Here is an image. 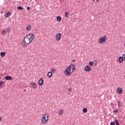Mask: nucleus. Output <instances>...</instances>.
I'll return each mask as SVG.
<instances>
[{
    "instance_id": "1",
    "label": "nucleus",
    "mask_w": 125,
    "mask_h": 125,
    "mask_svg": "<svg viewBox=\"0 0 125 125\" xmlns=\"http://www.w3.org/2000/svg\"><path fill=\"white\" fill-rule=\"evenodd\" d=\"M76 69V66L74 64H70L69 65L66 69L64 70V74L65 76L66 77H70L72 74H73V72L75 71Z\"/></svg>"
},
{
    "instance_id": "2",
    "label": "nucleus",
    "mask_w": 125,
    "mask_h": 125,
    "mask_svg": "<svg viewBox=\"0 0 125 125\" xmlns=\"http://www.w3.org/2000/svg\"><path fill=\"white\" fill-rule=\"evenodd\" d=\"M34 40H35V35L33 33H30L24 38L23 42L26 44H30V43H32Z\"/></svg>"
},
{
    "instance_id": "3",
    "label": "nucleus",
    "mask_w": 125,
    "mask_h": 125,
    "mask_svg": "<svg viewBox=\"0 0 125 125\" xmlns=\"http://www.w3.org/2000/svg\"><path fill=\"white\" fill-rule=\"evenodd\" d=\"M49 118V115H48V113H45L43 114L42 118L41 119V123L43 125H44L48 122V119Z\"/></svg>"
},
{
    "instance_id": "4",
    "label": "nucleus",
    "mask_w": 125,
    "mask_h": 125,
    "mask_svg": "<svg viewBox=\"0 0 125 125\" xmlns=\"http://www.w3.org/2000/svg\"><path fill=\"white\" fill-rule=\"evenodd\" d=\"M107 41V37L106 36H103L99 39L98 42L100 44H103L105 43Z\"/></svg>"
},
{
    "instance_id": "5",
    "label": "nucleus",
    "mask_w": 125,
    "mask_h": 125,
    "mask_svg": "<svg viewBox=\"0 0 125 125\" xmlns=\"http://www.w3.org/2000/svg\"><path fill=\"white\" fill-rule=\"evenodd\" d=\"M61 37H62V34H61V33L57 34L56 36V41L60 42L61 40Z\"/></svg>"
},
{
    "instance_id": "6",
    "label": "nucleus",
    "mask_w": 125,
    "mask_h": 125,
    "mask_svg": "<svg viewBox=\"0 0 125 125\" xmlns=\"http://www.w3.org/2000/svg\"><path fill=\"white\" fill-rule=\"evenodd\" d=\"M84 70L85 72H91V68H90V67H89V66L88 65H86L84 67Z\"/></svg>"
},
{
    "instance_id": "7",
    "label": "nucleus",
    "mask_w": 125,
    "mask_h": 125,
    "mask_svg": "<svg viewBox=\"0 0 125 125\" xmlns=\"http://www.w3.org/2000/svg\"><path fill=\"white\" fill-rule=\"evenodd\" d=\"M116 91L119 94H122L123 93V89L122 88H118Z\"/></svg>"
},
{
    "instance_id": "8",
    "label": "nucleus",
    "mask_w": 125,
    "mask_h": 125,
    "mask_svg": "<svg viewBox=\"0 0 125 125\" xmlns=\"http://www.w3.org/2000/svg\"><path fill=\"white\" fill-rule=\"evenodd\" d=\"M38 83L39 85H42V84H43V79H42V78L40 79L39 80Z\"/></svg>"
},
{
    "instance_id": "9",
    "label": "nucleus",
    "mask_w": 125,
    "mask_h": 125,
    "mask_svg": "<svg viewBox=\"0 0 125 125\" xmlns=\"http://www.w3.org/2000/svg\"><path fill=\"white\" fill-rule=\"evenodd\" d=\"M31 85H32V86L34 87V88H36V89L38 88L37 84L34 82L31 83Z\"/></svg>"
},
{
    "instance_id": "10",
    "label": "nucleus",
    "mask_w": 125,
    "mask_h": 125,
    "mask_svg": "<svg viewBox=\"0 0 125 125\" xmlns=\"http://www.w3.org/2000/svg\"><path fill=\"white\" fill-rule=\"evenodd\" d=\"M10 15H11V12H8L4 15V17L7 18L8 17H9Z\"/></svg>"
},
{
    "instance_id": "11",
    "label": "nucleus",
    "mask_w": 125,
    "mask_h": 125,
    "mask_svg": "<svg viewBox=\"0 0 125 125\" xmlns=\"http://www.w3.org/2000/svg\"><path fill=\"white\" fill-rule=\"evenodd\" d=\"M5 80L6 81H11V80H12V77L11 76H7L5 77Z\"/></svg>"
},
{
    "instance_id": "12",
    "label": "nucleus",
    "mask_w": 125,
    "mask_h": 125,
    "mask_svg": "<svg viewBox=\"0 0 125 125\" xmlns=\"http://www.w3.org/2000/svg\"><path fill=\"white\" fill-rule=\"evenodd\" d=\"M32 30V26L30 25H28L26 27V30L28 31H30Z\"/></svg>"
},
{
    "instance_id": "13",
    "label": "nucleus",
    "mask_w": 125,
    "mask_h": 125,
    "mask_svg": "<svg viewBox=\"0 0 125 125\" xmlns=\"http://www.w3.org/2000/svg\"><path fill=\"white\" fill-rule=\"evenodd\" d=\"M47 77L48 78H51V77H52V72H51V71H49L48 73H47Z\"/></svg>"
},
{
    "instance_id": "14",
    "label": "nucleus",
    "mask_w": 125,
    "mask_h": 125,
    "mask_svg": "<svg viewBox=\"0 0 125 125\" xmlns=\"http://www.w3.org/2000/svg\"><path fill=\"white\" fill-rule=\"evenodd\" d=\"M64 113V110L63 109H60L59 112H58V114L59 115H63V113Z\"/></svg>"
},
{
    "instance_id": "15",
    "label": "nucleus",
    "mask_w": 125,
    "mask_h": 125,
    "mask_svg": "<svg viewBox=\"0 0 125 125\" xmlns=\"http://www.w3.org/2000/svg\"><path fill=\"white\" fill-rule=\"evenodd\" d=\"M6 54V53L4 52H1L0 53V56L1 57H5V55Z\"/></svg>"
},
{
    "instance_id": "16",
    "label": "nucleus",
    "mask_w": 125,
    "mask_h": 125,
    "mask_svg": "<svg viewBox=\"0 0 125 125\" xmlns=\"http://www.w3.org/2000/svg\"><path fill=\"white\" fill-rule=\"evenodd\" d=\"M123 61H124V59L123 58V57H119V58H118L119 62H120L121 63H122V62H123Z\"/></svg>"
},
{
    "instance_id": "17",
    "label": "nucleus",
    "mask_w": 125,
    "mask_h": 125,
    "mask_svg": "<svg viewBox=\"0 0 125 125\" xmlns=\"http://www.w3.org/2000/svg\"><path fill=\"white\" fill-rule=\"evenodd\" d=\"M6 32H7L6 30L5 29L3 30L2 31V35L3 36H5V35L6 34Z\"/></svg>"
},
{
    "instance_id": "18",
    "label": "nucleus",
    "mask_w": 125,
    "mask_h": 125,
    "mask_svg": "<svg viewBox=\"0 0 125 125\" xmlns=\"http://www.w3.org/2000/svg\"><path fill=\"white\" fill-rule=\"evenodd\" d=\"M62 19V18L60 16H58L57 17V21H58V22H60V21H61Z\"/></svg>"
},
{
    "instance_id": "19",
    "label": "nucleus",
    "mask_w": 125,
    "mask_h": 125,
    "mask_svg": "<svg viewBox=\"0 0 125 125\" xmlns=\"http://www.w3.org/2000/svg\"><path fill=\"white\" fill-rule=\"evenodd\" d=\"M52 73H56V69L54 68H52L51 69V71Z\"/></svg>"
},
{
    "instance_id": "20",
    "label": "nucleus",
    "mask_w": 125,
    "mask_h": 125,
    "mask_svg": "<svg viewBox=\"0 0 125 125\" xmlns=\"http://www.w3.org/2000/svg\"><path fill=\"white\" fill-rule=\"evenodd\" d=\"M118 105L119 106V107H122L123 104L121 102L119 101L118 103Z\"/></svg>"
},
{
    "instance_id": "21",
    "label": "nucleus",
    "mask_w": 125,
    "mask_h": 125,
    "mask_svg": "<svg viewBox=\"0 0 125 125\" xmlns=\"http://www.w3.org/2000/svg\"><path fill=\"white\" fill-rule=\"evenodd\" d=\"M114 123H115L116 125H120V123H119V121L117 120H115L114 121Z\"/></svg>"
},
{
    "instance_id": "22",
    "label": "nucleus",
    "mask_w": 125,
    "mask_h": 125,
    "mask_svg": "<svg viewBox=\"0 0 125 125\" xmlns=\"http://www.w3.org/2000/svg\"><path fill=\"white\" fill-rule=\"evenodd\" d=\"M83 113H86L87 112V108H84L83 109Z\"/></svg>"
},
{
    "instance_id": "23",
    "label": "nucleus",
    "mask_w": 125,
    "mask_h": 125,
    "mask_svg": "<svg viewBox=\"0 0 125 125\" xmlns=\"http://www.w3.org/2000/svg\"><path fill=\"white\" fill-rule=\"evenodd\" d=\"M69 14H70V13H69V12H66L65 14V17H69Z\"/></svg>"
},
{
    "instance_id": "24",
    "label": "nucleus",
    "mask_w": 125,
    "mask_h": 125,
    "mask_svg": "<svg viewBox=\"0 0 125 125\" xmlns=\"http://www.w3.org/2000/svg\"><path fill=\"white\" fill-rule=\"evenodd\" d=\"M17 9H20V10H23V9H24V8H23V7L21 6H19L17 7Z\"/></svg>"
},
{
    "instance_id": "25",
    "label": "nucleus",
    "mask_w": 125,
    "mask_h": 125,
    "mask_svg": "<svg viewBox=\"0 0 125 125\" xmlns=\"http://www.w3.org/2000/svg\"><path fill=\"white\" fill-rule=\"evenodd\" d=\"M89 66H93V62H89Z\"/></svg>"
},
{
    "instance_id": "26",
    "label": "nucleus",
    "mask_w": 125,
    "mask_h": 125,
    "mask_svg": "<svg viewBox=\"0 0 125 125\" xmlns=\"http://www.w3.org/2000/svg\"><path fill=\"white\" fill-rule=\"evenodd\" d=\"M122 58L123 59L124 61H125V54L123 56Z\"/></svg>"
},
{
    "instance_id": "27",
    "label": "nucleus",
    "mask_w": 125,
    "mask_h": 125,
    "mask_svg": "<svg viewBox=\"0 0 125 125\" xmlns=\"http://www.w3.org/2000/svg\"><path fill=\"white\" fill-rule=\"evenodd\" d=\"M110 125H115V123H114L113 122H111Z\"/></svg>"
},
{
    "instance_id": "28",
    "label": "nucleus",
    "mask_w": 125,
    "mask_h": 125,
    "mask_svg": "<svg viewBox=\"0 0 125 125\" xmlns=\"http://www.w3.org/2000/svg\"><path fill=\"white\" fill-rule=\"evenodd\" d=\"M114 113H118V109H115L114 110Z\"/></svg>"
},
{
    "instance_id": "29",
    "label": "nucleus",
    "mask_w": 125,
    "mask_h": 125,
    "mask_svg": "<svg viewBox=\"0 0 125 125\" xmlns=\"http://www.w3.org/2000/svg\"><path fill=\"white\" fill-rule=\"evenodd\" d=\"M68 91H69V92H71L72 91V88H69Z\"/></svg>"
},
{
    "instance_id": "30",
    "label": "nucleus",
    "mask_w": 125,
    "mask_h": 125,
    "mask_svg": "<svg viewBox=\"0 0 125 125\" xmlns=\"http://www.w3.org/2000/svg\"><path fill=\"white\" fill-rule=\"evenodd\" d=\"M94 62H95V65H97V61H94Z\"/></svg>"
},
{
    "instance_id": "31",
    "label": "nucleus",
    "mask_w": 125,
    "mask_h": 125,
    "mask_svg": "<svg viewBox=\"0 0 125 125\" xmlns=\"http://www.w3.org/2000/svg\"><path fill=\"white\" fill-rule=\"evenodd\" d=\"M27 10H30V7H27Z\"/></svg>"
},
{
    "instance_id": "32",
    "label": "nucleus",
    "mask_w": 125,
    "mask_h": 125,
    "mask_svg": "<svg viewBox=\"0 0 125 125\" xmlns=\"http://www.w3.org/2000/svg\"><path fill=\"white\" fill-rule=\"evenodd\" d=\"M2 83H3V82H2V81H1V82H0V84H2Z\"/></svg>"
},
{
    "instance_id": "33",
    "label": "nucleus",
    "mask_w": 125,
    "mask_h": 125,
    "mask_svg": "<svg viewBox=\"0 0 125 125\" xmlns=\"http://www.w3.org/2000/svg\"><path fill=\"white\" fill-rule=\"evenodd\" d=\"M99 1V0H96V2H98Z\"/></svg>"
},
{
    "instance_id": "34",
    "label": "nucleus",
    "mask_w": 125,
    "mask_h": 125,
    "mask_svg": "<svg viewBox=\"0 0 125 125\" xmlns=\"http://www.w3.org/2000/svg\"><path fill=\"white\" fill-rule=\"evenodd\" d=\"M23 91L25 92V91H26V89H24Z\"/></svg>"
},
{
    "instance_id": "35",
    "label": "nucleus",
    "mask_w": 125,
    "mask_h": 125,
    "mask_svg": "<svg viewBox=\"0 0 125 125\" xmlns=\"http://www.w3.org/2000/svg\"><path fill=\"white\" fill-rule=\"evenodd\" d=\"M111 105H112L113 106H114V104H111Z\"/></svg>"
},
{
    "instance_id": "36",
    "label": "nucleus",
    "mask_w": 125,
    "mask_h": 125,
    "mask_svg": "<svg viewBox=\"0 0 125 125\" xmlns=\"http://www.w3.org/2000/svg\"><path fill=\"white\" fill-rule=\"evenodd\" d=\"M94 0H93V1H94Z\"/></svg>"
}]
</instances>
